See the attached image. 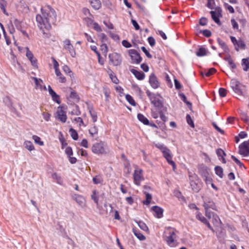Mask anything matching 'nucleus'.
I'll return each instance as SVG.
<instances>
[{
	"instance_id": "obj_1",
	"label": "nucleus",
	"mask_w": 249,
	"mask_h": 249,
	"mask_svg": "<svg viewBox=\"0 0 249 249\" xmlns=\"http://www.w3.org/2000/svg\"><path fill=\"white\" fill-rule=\"evenodd\" d=\"M41 11V14L36 15V17L38 27L41 30H50L52 24H54L56 21V13L50 6L44 7Z\"/></svg>"
},
{
	"instance_id": "obj_2",
	"label": "nucleus",
	"mask_w": 249,
	"mask_h": 249,
	"mask_svg": "<svg viewBox=\"0 0 249 249\" xmlns=\"http://www.w3.org/2000/svg\"><path fill=\"white\" fill-rule=\"evenodd\" d=\"M164 240L169 246L174 247L177 245V242L176 240L175 230L174 229L171 227L166 228L164 231Z\"/></svg>"
},
{
	"instance_id": "obj_3",
	"label": "nucleus",
	"mask_w": 249,
	"mask_h": 249,
	"mask_svg": "<svg viewBox=\"0 0 249 249\" xmlns=\"http://www.w3.org/2000/svg\"><path fill=\"white\" fill-rule=\"evenodd\" d=\"M91 150L95 154L106 155L109 153V149L107 144L103 142H96L93 144Z\"/></svg>"
},
{
	"instance_id": "obj_4",
	"label": "nucleus",
	"mask_w": 249,
	"mask_h": 249,
	"mask_svg": "<svg viewBox=\"0 0 249 249\" xmlns=\"http://www.w3.org/2000/svg\"><path fill=\"white\" fill-rule=\"evenodd\" d=\"M189 178L192 190L196 192H198L201 189V184L197 175L189 172Z\"/></svg>"
},
{
	"instance_id": "obj_5",
	"label": "nucleus",
	"mask_w": 249,
	"mask_h": 249,
	"mask_svg": "<svg viewBox=\"0 0 249 249\" xmlns=\"http://www.w3.org/2000/svg\"><path fill=\"white\" fill-rule=\"evenodd\" d=\"M143 170L142 169L135 166L134 173L133 174V179L134 184L137 186H140L142 181L144 180L143 175Z\"/></svg>"
},
{
	"instance_id": "obj_6",
	"label": "nucleus",
	"mask_w": 249,
	"mask_h": 249,
	"mask_svg": "<svg viewBox=\"0 0 249 249\" xmlns=\"http://www.w3.org/2000/svg\"><path fill=\"white\" fill-rule=\"evenodd\" d=\"M210 13L213 20L218 25H221L219 18L222 16L221 8L219 7H216L214 8V11L212 10Z\"/></svg>"
},
{
	"instance_id": "obj_7",
	"label": "nucleus",
	"mask_w": 249,
	"mask_h": 249,
	"mask_svg": "<svg viewBox=\"0 0 249 249\" xmlns=\"http://www.w3.org/2000/svg\"><path fill=\"white\" fill-rule=\"evenodd\" d=\"M108 58L111 63L115 66L120 65L122 61L121 54L117 53L109 54Z\"/></svg>"
},
{
	"instance_id": "obj_8",
	"label": "nucleus",
	"mask_w": 249,
	"mask_h": 249,
	"mask_svg": "<svg viewBox=\"0 0 249 249\" xmlns=\"http://www.w3.org/2000/svg\"><path fill=\"white\" fill-rule=\"evenodd\" d=\"M55 117L57 120L62 123H65L66 122L67 119L66 111L62 107H57Z\"/></svg>"
},
{
	"instance_id": "obj_9",
	"label": "nucleus",
	"mask_w": 249,
	"mask_h": 249,
	"mask_svg": "<svg viewBox=\"0 0 249 249\" xmlns=\"http://www.w3.org/2000/svg\"><path fill=\"white\" fill-rule=\"evenodd\" d=\"M64 48L67 50L71 57H74L76 55V52L73 45L71 44L69 39H66L63 42Z\"/></svg>"
},
{
	"instance_id": "obj_10",
	"label": "nucleus",
	"mask_w": 249,
	"mask_h": 249,
	"mask_svg": "<svg viewBox=\"0 0 249 249\" xmlns=\"http://www.w3.org/2000/svg\"><path fill=\"white\" fill-rule=\"evenodd\" d=\"M239 152L240 154L244 157L249 156V140L244 142L239 145Z\"/></svg>"
},
{
	"instance_id": "obj_11",
	"label": "nucleus",
	"mask_w": 249,
	"mask_h": 249,
	"mask_svg": "<svg viewBox=\"0 0 249 249\" xmlns=\"http://www.w3.org/2000/svg\"><path fill=\"white\" fill-rule=\"evenodd\" d=\"M128 53L131 58L133 63L139 64L142 61V58L139 53L134 49L128 51Z\"/></svg>"
},
{
	"instance_id": "obj_12",
	"label": "nucleus",
	"mask_w": 249,
	"mask_h": 249,
	"mask_svg": "<svg viewBox=\"0 0 249 249\" xmlns=\"http://www.w3.org/2000/svg\"><path fill=\"white\" fill-rule=\"evenodd\" d=\"M11 26H9V31L11 34L13 35L15 31L14 26H15L18 30H21V23L18 19H15L13 22L11 21Z\"/></svg>"
},
{
	"instance_id": "obj_13",
	"label": "nucleus",
	"mask_w": 249,
	"mask_h": 249,
	"mask_svg": "<svg viewBox=\"0 0 249 249\" xmlns=\"http://www.w3.org/2000/svg\"><path fill=\"white\" fill-rule=\"evenodd\" d=\"M203 206L205 210L212 209L216 210V207L214 202L211 199L207 197L203 198Z\"/></svg>"
},
{
	"instance_id": "obj_14",
	"label": "nucleus",
	"mask_w": 249,
	"mask_h": 249,
	"mask_svg": "<svg viewBox=\"0 0 249 249\" xmlns=\"http://www.w3.org/2000/svg\"><path fill=\"white\" fill-rule=\"evenodd\" d=\"M73 198L80 207L83 208L86 206V199L81 195H74Z\"/></svg>"
},
{
	"instance_id": "obj_15",
	"label": "nucleus",
	"mask_w": 249,
	"mask_h": 249,
	"mask_svg": "<svg viewBox=\"0 0 249 249\" xmlns=\"http://www.w3.org/2000/svg\"><path fill=\"white\" fill-rule=\"evenodd\" d=\"M149 82L151 87L154 89H157L160 86V83L154 74H152L150 75Z\"/></svg>"
},
{
	"instance_id": "obj_16",
	"label": "nucleus",
	"mask_w": 249,
	"mask_h": 249,
	"mask_svg": "<svg viewBox=\"0 0 249 249\" xmlns=\"http://www.w3.org/2000/svg\"><path fill=\"white\" fill-rule=\"evenodd\" d=\"M152 210L154 212V216L158 218H161L163 216V210L160 207L154 206L152 207Z\"/></svg>"
},
{
	"instance_id": "obj_17",
	"label": "nucleus",
	"mask_w": 249,
	"mask_h": 249,
	"mask_svg": "<svg viewBox=\"0 0 249 249\" xmlns=\"http://www.w3.org/2000/svg\"><path fill=\"white\" fill-rule=\"evenodd\" d=\"M48 91L50 95L51 96L52 99L57 103L59 104V96L52 89L50 86H48Z\"/></svg>"
},
{
	"instance_id": "obj_18",
	"label": "nucleus",
	"mask_w": 249,
	"mask_h": 249,
	"mask_svg": "<svg viewBox=\"0 0 249 249\" xmlns=\"http://www.w3.org/2000/svg\"><path fill=\"white\" fill-rule=\"evenodd\" d=\"M52 178L58 184L62 185L63 179L60 175L54 173L52 175Z\"/></svg>"
},
{
	"instance_id": "obj_19",
	"label": "nucleus",
	"mask_w": 249,
	"mask_h": 249,
	"mask_svg": "<svg viewBox=\"0 0 249 249\" xmlns=\"http://www.w3.org/2000/svg\"><path fill=\"white\" fill-rule=\"evenodd\" d=\"M163 157L165 158L167 161L168 162L172 159V154L170 149L166 148L162 152Z\"/></svg>"
},
{
	"instance_id": "obj_20",
	"label": "nucleus",
	"mask_w": 249,
	"mask_h": 249,
	"mask_svg": "<svg viewBox=\"0 0 249 249\" xmlns=\"http://www.w3.org/2000/svg\"><path fill=\"white\" fill-rule=\"evenodd\" d=\"M130 71L135 75V76L138 80H142L144 78V74L141 71H138L135 69H131L130 70Z\"/></svg>"
},
{
	"instance_id": "obj_21",
	"label": "nucleus",
	"mask_w": 249,
	"mask_h": 249,
	"mask_svg": "<svg viewBox=\"0 0 249 249\" xmlns=\"http://www.w3.org/2000/svg\"><path fill=\"white\" fill-rule=\"evenodd\" d=\"M203 168L205 171V172L203 174V177L204 178V180L207 184H211V183H212V178L207 176V174L208 173L209 169L206 166H204Z\"/></svg>"
},
{
	"instance_id": "obj_22",
	"label": "nucleus",
	"mask_w": 249,
	"mask_h": 249,
	"mask_svg": "<svg viewBox=\"0 0 249 249\" xmlns=\"http://www.w3.org/2000/svg\"><path fill=\"white\" fill-rule=\"evenodd\" d=\"M212 223L216 227L220 226L221 224V220L216 214H213L212 217Z\"/></svg>"
},
{
	"instance_id": "obj_23",
	"label": "nucleus",
	"mask_w": 249,
	"mask_h": 249,
	"mask_svg": "<svg viewBox=\"0 0 249 249\" xmlns=\"http://www.w3.org/2000/svg\"><path fill=\"white\" fill-rule=\"evenodd\" d=\"M235 50L237 51L239 49L245 50L246 48V44L245 42L241 39L238 40V42L235 46Z\"/></svg>"
},
{
	"instance_id": "obj_24",
	"label": "nucleus",
	"mask_w": 249,
	"mask_h": 249,
	"mask_svg": "<svg viewBox=\"0 0 249 249\" xmlns=\"http://www.w3.org/2000/svg\"><path fill=\"white\" fill-rule=\"evenodd\" d=\"M216 153L219 160H221L223 163H226V160L224 157L226 155L224 151L221 149H218Z\"/></svg>"
},
{
	"instance_id": "obj_25",
	"label": "nucleus",
	"mask_w": 249,
	"mask_h": 249,
	"mask_svg": "<svg viewBox=\"0 0 249 249\" xmlns=\"http://www.w3.org/2000/svg\"><path fill=\"white\" fill-rule=\"evenodd\" d=\"M241 65L244 71H248L249 70V58H243L242 60Z\"/></svg>"
},
{
	"instance_id": "obj_26",
	"label": "nucleus",
	"mask_w": 249,
	"mask_h": 249,
	"mask_svg": "<svg viewBox=\"0 0 249 249\" xmlns=\"http://www.w3.org/2000/svg\"><path fill=\"white\" fill-rule=\"evenodd\" d=\"M90 4L96 10H98L101 6V3L100 0H91Z\"/></svg>"
},
{
	"instance_id": "obj_27",
	"label": "nucleus",
	"mask_w": 249,
	"mask_h": 249,
	"mask_svg": "<svg viewBox=\"0 0 249 249\" xmlns=\"http://www.w3.org/2000/svg\"><path fill=\"white\" fill-rule=\"evenodd\" d=\"M216 72V70L214 68H211L208 70H205L204 71L201 72V74L202 76H206L209 77L214 73Z\"/></svg>"
},
{
	"instance_id": "obj_28",
	"label": "nucleus",
	"mask_w": 249,
	"mask_h": 249,
	"mask_svg": "<svg viewBox=\"0 0 249 249\" xmlns=\"http://www.w3.org/2000/svg\"><path fill=\"white\" fill-rule=\"evenodd\" d=\"M137 118L138 120L142 123L144 124L148 125L149 124V121L141 113H139L137 115Z\"/></svg>"
},
{
	"instance_id": "obj_29",
	"label": "nucleus",
	"mask_w": 249,
	"mask_h": 249,
	"mask_svg": "<svg viewBox=\"0 0 249 249\" xmlns=\"http://www.w3.org/2000/svg\"><path fill=\"white\" fill-rule=\"evenodd\" d=\"M133 232L134 235L141 241H143L145 239V237L139 231L137 230L136 229L133 228Z\"/></svg>"
},
{
	"instance_id": "obj_30",
	"label": "nucleus",
	"mask_w": 249,
	"mask_h": 249,
	"mask_svg": "<svg viewBox=\"0 0 249 249\" xmlns=\"http://www.w3.org/2000/svg\"><path fill=\"white\" fill-rule=\"evenodd\" d=\"M24 146L29 151H31L35 150L33 143L29 141H25L24 142Z\"/></svg>"
},
{
	"instance_id": "obj_31",
	"label": "nucleus",
	"mask_w": 249,
	"mask_h": 249,
	"mask_svg": "<svg viewBox=\"0 0 249 249\" xmlns=\"http://www.w3.org/2000/svg\"><path fill=\"white\" fill-rule=\"evenodd\" d=\"M208 53V51L205 48L201 47L196 52V54L197 56H203L206 55Z\"/></svg>"
},
{
	"instance_id": "obj_32",
	"label": "nucleus",
	"mask_w": 249,
	"mask_h": 249,
	"mask_svg": "<svg viewBox=\"0 0 249 249\" xmlns=\"http://www.w3.org/2000/svg\"><path fill=\"white\" fill-rule=\"evenodd\" d=\"M55 74L56 75V76L59 77L58 78H59V80L60 82H61V83H65L66 82V78L62 75V73H61V72L59 69L56 70L55 71Z\"/></svg>"
},
{
	"instance_id": "obj_33",
	"label": "nucleus",
	"mask_w": 249,
	"mask_h": 249,
	"mask_svg": "<svg viewBox=\"0 0 249 249\" xmlns=\"http://www.w3.org/2000/svg\"><path fill=\"white\" fill-rule=\"evenodd\" d=\"M7 2L4 0H0V8L2 10L3 13L4 14L6 15L7 16H8V13L6 12V10L5 9V7L6 6Z\"/></svg>"
},
{
	"instance_id": "obj_34",
	"label": "nucleus",
	"mask_w": 249,
	"mask_h": 249,
	"mask_svg": "<svg viewBox=\"0 0 249 249\" xmlns=\"http://www.w3.org/2000/svg\"><path fill=\"white\" fill-rule=\"evenodd\" d=\"M215 174L220 178H222L223 176V170L220 166H216L214 168Z\"/></svg>"
},
{
	"instance_id": "obj_35",
	"label": "nucleus",
	"mask_w": 249,
	"mask_h": 249,
	"mask_svg": "<svg viewBox=\"0 0 249 249\" xmlns=\"http://www.w3.org/2000/svg\"><path fill=\"white\" fill-rule=\"evenodd\" d=\"M144 194L145 195L146 199L143 201V203L144 205H148L151 202L152 196L150 194L147 193L146 191L144 192Z\"/></svg>"
},
{
	"instance_id": "obj_36",
	"label": "nucleus",
	"mask_w": 249,
	"mask_h": 249,
	"mask_svg": "<svg viewBox=\"0 0 249 249\" xmlns=\"http://www.w3.org/2000/svg\"><path fill=\"white\" fill-rule=\"evenodd\" d=\"M62 70L67 74L70 76V77H73V73L71 71L70 68L68 66L64 65V66H63Z\"/></svg>"
},
{
	"instance_id": "obj_37",
	"label": "nucleus",
	"mask_w": 249,
	"mask_h": 249,
	"mask_svg": "<svg viewBox=\"0 0 249 249\" xmlns=\"http://www.w3.org/2000/svg\"><path fill=\"white\" fill-rule=\"evenodd\" d=\"M241 84L240 83L239 84L237 85L236 86L232 88V89L237 94L242 95L243 92L241 89Z\"/></svg>"
},
{
	"instance_id": "obj_38",
	"label": "nucleus",
	"mask_w": 249,
	"mask_h": 249,
	"mask_svg": "<svg viewBox=\"0 0 249 249\" xmlns=\"http://www.w3.org/2000/svg\"><path fill=\"white\" fill-rule=\"evenodd\" d=\"M33 79H34L36 85V88L42 89V86L41 84L43 83V81L41 79H38L36 77H33Z\"/></svg>"
},
{
	"instance_id": "obj_39",
	"label": "nucleus",
	"mask_w": 249,
	"mask_h": 249,
	"mask_svg": "<svg viewBox=\"0 0 249 249\" xmlns=\"http://www.w3.org/2000/svg\"><path fill=\"white\" fill-rule=\"evenodd\" d=\"M3 102L5 104L11 109H12L13 107V104L11 100L8 97H5L3 99Z\"/></svg>"
},
{
	"instance_id": "obj_40",
	"label": "nucleus",
	"mask_w": 249,
	"mask_h": 249,
	"mask_svg": "<svg viewBox=\"0 0 249 249\" xmlns=\"http://www.w3.org/2000/svg\"><path fill=\"white\" fill-rule=\"evenodd\" d=\"M32 138L36 144H37L40 146H42L44 145L43 142L41 140L40 138L38 136L36 135H33L32 136Z\"/></svg>"
},
{
	"instance_id": "obj_41",
	"label": "nucleus",
	"mask_w": 249,
	"mask_h": 249,
	"mask_svg": "<svg viewBox=\"0 0 249 249\" xmlns=\"http://www.w3.org/2000/svg\"><path fill=\"white\" fill-rule=\"evenodd\" d=\"M89 132L91 137H94L95 135L98 134V128L96 126H93L89 130Z\"/></svg>"
},
{
	"instance_id": "obj_42",
	"label": "nucleus",
	"mask_w": 249,
	"mask_h": 249,
	"mask_svg": "<svg viewBox=\"0 0 249 249\" xmlns=\"http://www.w3.org/2000/svg\"><path fill=\"white\" fill-rule=\"evenodd\" d=\"M69 132L71 136L74 140H77L78 138V135L77 132L73 128L70 129Z\"/></svg>"
},
{
	"instance_id": "obj_43",
	"label": "nucleus",
	"mask_w": 249,
	"mask_h": 249,
	"mask_svg": "<svg viewBox=\"0 0 249 249\" xmlns=\"http://www.w3.org/2000/svg\"><path fill=\"white\" fill-rule=\"evenodd\" d=\"M228 62L231 69H235L236 68L235 64L233 62L231 57H228L225 59Z\"/></svg>"
},
{
	"instance_id": "obj_44",
	"label": "nucleus",
	"mask_w": 249,
	"mask_h": 249,
	"mask_svg": "<svg viewBox=\"0 0 249 249\" xmlns=\"http://www.w3.org/2000/svg\"><path fill=\"white\" fill-rule=\"evenodd\" d=\"M91 199L94 201V202L98 205V196L97 195V192L96 190H93L92 194L91 196Z\"/></svg>"
},
{
	"instance_id": "obj_45",
	"label": "nucleus",
	"mask_w": 249,
	"mask_h": 249,
	"mask_svg": "<svg viewBox=\"0 0 249 249\" xmlns=\"http://www.w3.org/2000/svg\"><path fill=\"white\" fill-rule=\"evenodd\" d=\"M196 217L197 219L200 220L201 222H202L204 224L207 221V220L199 212H196Z\"/></svg>"
},
{
	"instance_id": "obj_46",
	"label": "nucleus",
	"mask_w": 249,
	"mask_h": 249,
	"mask_svg": "<svg viewBox=\"0 0 249 249\" xmlns=\"http://www.w3.org/2000/svg\"><path fill=\"white\" fill-rule=\"evenodd\" d=\"M108 74H109V77H110V79H111L112 81L114 83L117 84L118 83L119 80L117 79V78L116 77V76L114 75V74L112 71H110L108 72Z\"/></svg>"
},
{
	"instance_id": "obj_47",
	"label": "nucleus",
	"mask_w": 249,
	"mask_h": 249,
	"mask_svg": "<svg viewBox=\"0 0 249 249\" xmlns=\"http://www.w3.org/2000/svg\"><path fill=\"white\" fill-rule=\"evenodd\" d=\"M71 114L72 115H79L81 112L79 109V107L75 105L73 107V110L71 112Z\"/></svg>"
},
{
	"instance_id": "obj_48",
	"label": "nucleus",
	"mask_w": 249,
	"mask_h": 249,
	"mask_svg": "<svg viewBox=\"0 0 249 249\" xmlns=\"http://www.w3.org/2000/svg\"><path fill=\"white\" fill-rule=\"evenodd\" d=\"M93 182L95 184L102 183L103 182V179L100 176H96L92 179Z\"/></svg>"
},
{
	"instance_id": "obj_49",
	"label": "nucleus",
	"mask_w": 249,
	"mask_h": 249,
	"mask_svg": "<svg viewBox=\"0 0 249 249\" xmlns=\"http://www.w3.org/2000/svg\"><path fill=\"white\" fill-rule=\"evenodd\" d=\"M89 113L92 118V121L94 123L96 122L97 120V115L96 112L93 109H90L89 110Z\"/></svg>"
},
{
	"instance_id": "obj_50",
	"label": "nucleus",
	"mask_w": 249,
	"mask_h": 249,
	"mask_svg": "<svg viewBox=\"0 0 249 249\" xmlns=\"http://www.w3.org/2000/svg\"><path fill=\"white\" fill-rule=\"evenodd\" d=\"M138 225L139 227L143 231H147L148 230V228L146 225L142 221L137 222Z\"/></svg>"
},
{
	"instance_id": "obj_51",
	"label": "nucleus",
	"mask_w": 249,
	"mask_h": 249,
	"mask_svg": "<svg viewBox=\"0 0 249 249\" xmlns=\"http://www.w3.org/2000/svg\"><path fill=\"white\" fill-rule=\"evenodd\" d=\"M125 98L130 104H131L132 106L135 105V101L134 100L133 98L130 95L127 94L125 96Z\"/></svg>"
},
{
	"instance_id": "obj_52",
	"label": "nucleus",
	"mask_w": 249,
	"mask_h": 249,
	"mask_svg": "<svg viewBox=\"0 0 249 249\" xmlns=\"http://www.w3.org/2000/svg\"><path fill=\"white\" fill-rule=\"evenodd\" d=\"M0 25L1 28L2 30V32H3L4 36V38L5 39V41H6V44L8 45H10L11 44V41L9 39V38L6 36L5 31V30L4 29V28H3V26H2V25L1 24H0Z\"/></svg>"
},
{
	"instance_id": "obj_53",
	"label": "nucleus",
	"mask_w": 249,
	"mask_h": 249,
	"mask_svg": "<svg viewBox=\"0 0 249 249\" xmlns=\"http://www.w3.org/2000/svg\"><path fill=\"white\" fill-rule=\"evenodd\" d=\"M215 5V1L214 0H208V3L207 4V7L211 9H213L215 8L214 7V6Z\"/></svg>"
},
{
	"instance_id": "obj_54",
	"label": "nucleus",
	"mask_w": 249,
	"mask_h": 249,
	"mask_svg": "<svg viewBox=\"0 0 249 249\" xmlns=\"http://www.w3.org/2000/svg\"><path fill=\"white\" fill-rule=\"evenodd\" d=\"M74 121L79 124L80 126H86V125L84 123L81 117H77L74 119Z\"/></svg>"
},
{
	"instance_id": "obj_55",
	"label": "nucleus",
	"mask_w": 249,
	"mask_h": 249,
	"mask_svg": "<svg viewBox=\"0 0 249 249\" xmlns=\"http://www.w3.org/2000/svg\"><path fill=\"white\" fill-rule=\"evenodd\" d=\"M186 121L189 125L192 127H194V124L193 121L190 115L187 114L186 115Z\"/></svg>"
},
{
	"instance_id": "obj_56",
	"label": "nucleus",
	"mask_w": 249,
	"mask_h": 249,
	"mask_svg": "<svg viewBox=\"0 0 249 249\" xmlns=\"http://www.w3.org/2000/svg\"><path fill=\"white\" fill-rule=\"evenodd\" d=\"M101 50L103 53L107 54L108 52V48L106 44L103 43L101 45Z\"/></svg>"
},
{
	"instance_id": "obj_57",
	"label": "nucleus",
	"mask_w": 249,
	"mask_h": 249,
	"mask_svg": "<svg viewBox=\"0 0 249 249\" xmlns=\"http://www.w3.org/2000/svg\"><path fill=\"white\" fill-rule=\"evenodd\" d=\"M26 50V56L28 58V59H32L34 57V55L33 53L29 50V48L28 47H26L25 48Z\"/></svg>"
},
{
	"instance_id": "obj_58",
	"label": "nucleus",
	"mask_w": 249,
	"mask_h": 249,
	"mask_svg": "<svg viewBox=\"0 0 249 249\" xmlns=\"http://www.w3.org/2000/svg\"><path fill=\"white\" fill-rule=\"evenodd\" d=\"M155 146L159 149L161 152H162L166 148H167L166 146H165L163 144L161 143H157L155 144Z\"/></svg>"
},
{
	"instance_id": "obj_59",
	"label": "nucleus",
	"mask_w": 249,
	"mask_h": 249,
	"mask_svg": "<svg viewBox=\"0 0 249 249\" xmlns=\"http://www.w3.org/2000/svg\"><path fill=\"white\" fill-rule=\"evenodd\" d=\"M224 6L225 8L229 11L230 13H233L234 12V10L231 5L228 4V3H225L224 4Z\"/></svg>"
},
{
	"instance_id": "obj_60",
	"label": "nucleus",
	"mask_w": 249,
	"mask_h": 249,
	"mask_svg": "<svg viewBox=\"0 0 249 249\" xmlns=\"http://www.w3.org/2000/svg\"><path fill=\"white\" fill-rule=\"evenodd\" d=\"M227 91L225 89L220 88L219 89V94L222 97H225L227 94Z\"/></svg>"
},
{
	"instance_id": "obj_61",
	"label": "nucleus",
	"mask_w": 249,
	"mask_h": 249,
	"mask_svg": "<svg viewBox=\"0 0 249 249\" xmlns=\"http://www.w3.org/2000/svg\"><path fill=\"white\" fill-rule=\"evenodd\" d=\"M91 26L93 27V28L96 30V31L97 32H101L102 31V29L101 28V27L99 26V25L94 22V23H93V24L91 25Z\"/></svg>"
},
{
	"instance_id": "obj_62",
	"label": "nucleus",
	"mask_w": 249,
	"mask_h": 249,
	"mask_svg": "<svg viewBox=\"0 0 249 249\" xmlns=\"http://www.w3.org/2000/svg\"><path fill=\"white\" fill-rule=\"evenodd\" d=\"M218 42L219 44V45L221 46V47L224 50L226 51V50L227 49V45L226 43L222 40H220V39H217Z\"/></svg>"
},
{
	"instance_id": "obj_63",
	"label": "nucleus",
	"mask_w": 249,
	"mask_h": 249,
	"mask_svg": "<svg viewBox=\"0 0 249 249\" xmlns=\"http://www.w3.org/2000/svg\"><path fill=\"white\" fill-rule=\"evenodd\" d=\"M65 153L68 156L70 157L73 154L72 149L71 147H67L66 148L65 150Z\"/></svg>"
},
{
	"instance_id": "obj_64",
	"label": "nucleus",
	"mask_w": 249,
	"mask_h": 249,
	"mask_svg": "<svg viewBox=\"0 0 249 249\" xmlns=\"http://www.w3.org/2000/svg\"><path fill=\"white\" fill-rule=\"evenodd\" d=\"M240 82L236 79H231L230 85L231 87L232 88L235 86H236L237 85L239 84Z\"/></svg>"
}]
</instances>
